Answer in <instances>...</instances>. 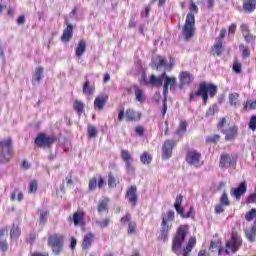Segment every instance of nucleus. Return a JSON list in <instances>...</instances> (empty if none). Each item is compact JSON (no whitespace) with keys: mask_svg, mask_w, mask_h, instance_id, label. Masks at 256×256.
<instances>
[{"mask_svg":"<svg viewBox=\"0 0 256 256\" xmlns=\"http://www.w3.org/2000/svg\"><path fill=\"white\" fill-rule=\"evenodd\" d=\"M187 237V226H180L172 239V252L178 256H189L195 245H197V239L191 237L188 240L186 247L183 249V243Z\"/></svg>","mask_w":256,"mask_h":256,"instance_id":"nucleus-1","label":"nucleus"},{"mask_svg":"<svg viewBox=\"0 0 256 256\" xmlns=\"http://www.w3.org/2000/svg\"><path fill=\"white\" fill-rule=\"evenodd\" d=\"M217 95V85L213 83L202 82L199 84V89L196 92H192L189 97V101H193L195 97H202L203 105H207L209 97L213 98Z\"/></svg>","mask_w":256,"mask_h":256,"instance_id":"nucleus-2","label":"nucleus"},{"mask_svg":"<svg viewBox=\"0 0 256 256\" xmlns=\"http://www.w3.org/2000/svg\"><path fill=\"white\" fill-rule=\"evenodd\" d=\"M15 151L13 149V139L11 137L0 140V164L5 165L13 159Z\"/></svg>","mask_w":256,"mask_h":256,"instance_id":"nucleus-3","label":"nucleus"},{"mask_svg":"<svg viewBox=\"0 0 256 256\" xmlns=\"http://www.w3.org/2000/svg\"><path fill=\"white\" fill-rule=\"evenodd\" d=\"M165 83L163 86V106H162V115L165 117L167 115V95L169 93V87L170 91H175V87H177V78L175 77H169L166 75L165 77Z\"/></svg>","mask_w":256,"mask_h":256,"instance_id":"nucleus-4","label":"nucleus"},{"mask_svg":"<svg viewBox=\"0 0 256 256\" xmlns=\"http://www.w3.org/2000/svg\"><path fill=\"white\" fill-rule=\"evenodd\" d=\"M182 35L185 41H190L195 35V14L192 12L188 13L186 16V21L182 28Z\"/></svg>","mask_w":256,"mask_h":256,"instance_id":"nucleus-5","label":"nucleus"},{"mask_svg":"<svg viewBox=\"0 0 256 256\" xmlns=\"http://www.w3.org/2000/svg\"><path fill=\"white\" fill-rule=\"evenodd\" d=\"M173 65H175V59H171L170 63H167L165 57L157 56L152 59L151 67L152 69H156V71H161L164 68V71H171L173 69Z\"/></svg>","mask_w":256,"mask_h":256,"instance_id":"nucleus-6","label":"nucleus"},{"mask_svg":"<svg viewBox=\"0 0 256 256\" xmlns=\"http://www.w3.org/2000/svg\"><path fill=\"white\" fill-rule=\"evenodd\" d=\"M48 245L51 247L54 255H60L63 251V237L59 234L49 236Z\"/></svg>","mask_w":256,"mask_h":256,"instance_id":"nucleus-7","label":"nucleus"},{"mask_svg":"<svg viewBox=\"0 0 256 256\" xmlns=\"http://www.w3.org/2000/svg\"><path fill=\"white\" fill-rule=\"evenodd\" d=\"M242 241L237 233L233 232L231 239L226 243L225 253L227 255H231V253H236L239 251V247H241Z\"/></svg>","mask_w":256,"mask_h":256,"instance_id":"nucleus-8","label":"nucleus"},{"mask_svg":"<svg viewBox=\"0 0 256 256\" xmlns=\"http://www.w3.org/2000/svg\"><path fill=\"white\" fill-rule=\"evenodd\" d=\"M55 141H57V139L54 136H49L45 133H41L35 138L34 143L38 147L50 148L51 145H53V143H55Z\"/></svg>","mask_w":256,"mask_h":256,"instance_id":"nucleus-9","label":"nucleus"},{"mask_svg":"<svg viewBox=\"0 0 256 256\" xmlns=\"http://www.w3.org/2000/svg\"><path fill=\"white\" fill-rule=\"evenodd\" d=\"M122 225H128V235H135L137 233V223L131 220V214L127 213L121 218Z\"/></svg>","mask_w":256,"mask_h":256,"instance_id":"nucleus-10","label":"nucleus"},{"mask_svg":"<svg viewBox=\"0 0 256 256\" xmlns=\"http://www.w3.org/2000/svg\"><path fill=\"white\" fill-rule=\"evenodd\" d=\"M201 161V153L193 150L189 151L186 155V162L188 165H192L193 167H199V163Z\"/></svg>","mask_w":256,"mask_h":256,"instance_id":"nucleus-11","label":"nucleus"},{"mask_svg":"<svg viewBox=\"0 0 256 256\" xmlns=\"http://www.w3.org/2000/svg\"><path fill=\"white\" fill-rule=\"evenodd\" d=\"M175 147L174 140H166L162 148V159H171L173 148Z\"/></svg>","mask_w":256,"mask_h":256,"instance_id":"nucleus-12","label":"nucleus"},{"mask_svg":"<svg viewBox=\"0 0 256 256\" xmlns=\"http://www.w3.org/2000/svg\"><path fill=\"white\" fill-rule=\"evenodd\" d=\"M181 203H183V195H179L176 198V201L174 203V207H175L177 213L179 215H181V217L183 219H188V217H191V211H193V208H190V210L185 214V213H183V207H181Z\"/></svg>","mask_w":256,"mask_h":256,"instance_id":"nucleus-13","label":"nucleus"},{"mask_svg":"<svg viewBox=\"0 0 256 256\" xmlns=\"http://www.w3.org/2000/svg\"><path fill=\"white\" fill-rule=\"evenodd\" d=\"M220 167L225 169V167H235V158L227 153H224L220 157Z\"/></svg>","mask_w":256,"mask_h":256,"instance_id":"nucleus-14","label":"nucleus"},{"mask_svg":"<svg viewBox=\"0 0 256 256\" xmlns=\"http://www.w3.org/2000/svg\"><path fill=\"white\" fill-rule=\"evenodd\" d=\"M66 29H64L61 41L63 43H69L71 39H73V24H70L69 21L66 20Z\"/></svg>","mask_w":256,"mask_h":256,"instance_id":"nucleus-15","label":"nucleus"},{"mask_svg":"<svg viewBox=\"0 0 256 256\" xmlns=\"http://www.w3.org/2000/svg\"><path fill=\"white\" fill-rule=\"evenodd\" d=\"M109 101V95L103 94L102 96L96 97L94 100V108L98 109V111H103L105 104Z\"/></svg>","mask_w":256,"mask_h":256,"instance_id":"nucleus-16","label":"nucleus"},{"mask_svg":"<svg viewBox=\"0 0 256 256\" xmlns=\"http://www.w3.org/2000/svg\"><path fill=\"white\" fill-rule=\"evenodd\" d=\"M171 229V224L167 222V219L163 218L162 219V228H161V234H160V239L163 240V243L167 241L169 237V231Z\"/></svg>","mask_w":256,"mask_h":256,"instance_id":"nucleus-17","label":"nucleus"},{"mask_svg":"<svg viewBox=\"0 0 256 256\" xmlns=\"http://www.w3.org/2000/svg\"><path fill=\"white\" fill-rule=\"evenodd\" d=\"M141 120V112H137L133 109L126 110V121L128 123H132L133 121H140Z\"/></svg>","mask_w":256,"mask_h":256,"instance_id":"nucleus-18","label":"nucleus"},{"mask_svg":"<svg viewBox=\"0 0 256 256\" xmlns=\"http://www.w3.org/2000/svg\"><path fill=\"white\" fill-rule=\"evenodd\" d=\"M165 77H167V72H163L160 77H156L155 75H151L150 84L154 87H161L163 85V81H165Z\"/></svg>","mask_w":256,"mask_h":256,"instance_id":"nucleus-19","label":"nucleus"},{"mask_svg":"<svg viewBox=\"0 0 256 256\" xmlns=\"http://www.w3.org/2000/svg\"><path fill=\"white\" fill-rule=\"evenodd\" d=\"M85 51H87V42L83 39H81L78 42V45L76 47L75 55L80 59V57H83Z\"/></svg>","mask_w":256,"mask_h":256,"instance_id":"nucleus-20","label":"nucleus"},{"mask_svg":"<svg viewBox=\"0 0 256 256\" xmlns=\"http://www.w3.org/2000/svg\"><path fill=\"white\" fill-rule=\"evenodd\" d=\"M95 240V235L93 232H88L87 235L84 236L82 242V249H89L91 245H93V241Z\"/></svg>","mask_w":256,"mask_h":256,"instance_id":"nucleus-21","label":"nucleus"},{"mask_svg":"<svg viewBox=\"0 0 256 256\" xmlns=\"http://www.w3.org/2000/svg\"><path fill=\"white\" fill-rule=\"evenodd\" d=\"M180 83L181 85H189L193 83V75H191L189 72L185 71L180 74Z\"/></svg>","mask_w":256,"mask_h":256,"instance_id":"nucleus-22","label":"nucleus"},{"mask_svg":"<svg viewBox=\"0 0 256 256\" xmlns=\"http://www.w3.org/2000/svg\"><path fill=\"white\" fill-rule=\"evenodd\" d=\"M241 31L246 43H253L254 38H253V35L249 33V27L247 26V24L241 25Z\"/></svg>","mask_w":256,"mask_h":256,"instance_id":"nucleus-23","label":"nucleus"},{"mask_svg":"<svg viewBox=\"0 0 256 256\" xmlns=\"http://www.w3.org/2000/svg\"><path fill=\"white\" fill-rule=\"evenodd\" d=\"M41 79H43V67L39 66L35 69V74L32 77V84L37 85V83H41Z\"/></svg>","mask_w":256,"mask_h":256,"instance_id":"nucleus-24","label":"nucleus"},{"mask_svg":"<svg viewBox=\"0 0 256 256\" xmlns=\"http://www.w3.org/2000/svg\"><path fill=\"white\" fill-rule=\"evenodd\" d=\"M256 1L255 0H246L243 2V10L246 13H253L255 11Z\"/></svg>","mask_w":256,"mask_h":256,"instance_id":"nucleus-25","label":"nucleus"},{"mask_svg":"<svg viewBox=\"0 0 256 256\" xmlns=\"http://www.w3.org/2000/svg\"><path fill=\"white\" fill-rule=\"evenodd\" d=\"M5 233L7 230H0V250L5 253L9 246L7 245V238H5Z\"/></svg>","mask_w":256,"mask_h":256,"instance_id":"nucleus-26","label":"nucleus"},{"mask_svg":"<svg viewBox=\"0 0 256 256\" xmlns=\"http://www.w3.org/2000/svg\"><path fill=\"white\" fill-rule=\"evenodd\" d=\"M82 91L84 93V95H93V93H95V86H91V82L89 80H86Z\"/></svg>","mask_w":256,"mask_h":256,"instance_id":"nucleus-27","label":"nucleus"},{"mask_svg":"<svg viewBox=\"0 0 256 256\" xmlns=\"http://www.w3.org/2000/svg\"><path fill=\"white\" fill-rule=\"evenodd\" d=\"M10 237L11 239H19V237H21V228H19V225H12L10 230Z\"/></svg>","mask_w":256,"mask_h":256,"instance_id":"nucleus-28","label":"nucleus"},{"mask_svg":"<svg viewBox=\"0 0 256 256\" xmlns=\"http://www.w3.org/2000/svg\"><path fill=\"white\" fill-rule=\"evenodd\" d=\"M133 89H134L136 101H138L139 103H145V98L143 97V90L139 89L137 85H134Z\"/></svg>","mask_w":256,"mask_h":256,"instance_id":"nucleus-29","label":"nucleus"},{"mask_svg":"<svg viewBox=\"0 0 256 256\" xmlns=\"http://www.w3.org/2000/svg\"><path fill=\"white\" fill-rule=\"evenodd\" d=\"M84 217H85L84 212H82V211L75 212L73 215L74 225L77 227L82 222Z\"/></svg>","mask_w":256,"mask_h":256,"instance_id":"nucleus-30","label":"nucleus"},{"mask_svg":"<svg viewBox=\"0 0 256 256\" xmlns=\"http://www.w3.org/2000/svg\"><path fill=\"white\" fill-rule=\"evenodd\" d=\"M140 161H141V163H143V165H151V161H153V157H151V155L149 153L144 152L140 156Z\"/></svg>","mask_w":256,"mask_h":256,"instance_id":"nucleus-31","label":"nucleus"},{"mask_svg":"<svg viewBox=\"0 0 256 256\" xmlns=\"http://www.w3.org/2000/svg\"><path fill=\"white\" fill-rule=\"evenodd\" d=\"M73 107L77 114L81 115L85 109V104L79 100H75Z\"/></svg>","mask_w":256,"mask_h":256,"instance_id":"nucleus-32","label":"nucleus"},{"mask_svg":"<svg viewBox=\"0 0 256 256\" xmlns=\"http://www.w3.org/2000/svg\"><path fill=\"white\" fill-rule=\"evenodd\" d=\"M94 223L95 225L100 227V229H105L106 227H109V223H111V220L109 218H106L104 220L96 219Z\"/></svg>","mask_w":256,"mask_h":256,"instance_id":"nucleus-33","label":"nucleus"},{"mask_svg":"<svg viewBox=\"0 0 256 256\" xmlns=\"http://www.w3.org/2000/svg\"><path fill=\"white\" fill-rule=\"evenodd\" d=\"M117 183H119V180H117V178H115V176H113V173H109L108 174V187H110L111 189H114L115 187H117Z\"/></svg>","mask_w":256,"mask_h":256,"instance_id":"nucleus-34","label":"nucleus"},{"mask_svg":"<svg viewBox=\"0 0 256 256\" xmlns=\"http://www.w3.org/2000/svg\"><path fill=\"white\" fill-rule=\"evenodd\" d=\"M237 137V127H232L229 129L228 133L225 136L226 141H232Z\"/></svg>","mask_w":256,"mask_h":256,"instance_id":"nucleus-35","label":"nucleus"},{"mask_svg":"<svg viewBox=\"0 0 256 256\" xmlns=\"http://www.w3.org/2000/svg\"><path fill=\"white\" fill-rule=\"evenodd\" d=\"M48 215H49V210L47 209L40 210V218H39L40 225H45V223H47Z\"/></svg>","mask_w":256,"mask_h":256,"instance_id":"nucleus-36","label":"nucleus"},{"mask_svg":"<svg viewBox=\"0 0 256 256\" xmlns=\"http://www.w3.org/2000/svg\"><path fill=\"white\" fill-rule=\"evenodd\" d=\"M247 191V183L242 182L237 188H232L230 193H245Z\"/></svg>","mask_w":256,"mask_h":256,"instance_id":"nucleus-37","label":"nucleus"},{"mask_svg":"<svg viewBox=\"0 0 256 256\" xmlns=\"http://www.w3.org/2000/svg\"><path fill=\"white\" fill-rule=\"evenodd\" d=\"M125 197L126 199H128L129 203H131L133 207L137 205V199H139L137 193H127Z\"/></svg>","mask_w":256,"mask_h":256,"instance_id":"nucleus-38","label":"nucleus"},{"mask_svg":"<svg viewBox=\"0 0 256 256\" xmlns=\"http://www.w3.org/2000/svg\"><path fill=\"white\" fill-rule=\"evenodd\" d=\"M184 133H187V122L181 120L176 135H184Z\"/></svg>","mask_w":256,"mask_h":256,"instance_id":"nucleus-39","label":"nucleus"},{"mask_svg":"<svg viewBox=\"0 0 256 256\" xmlns=\"http://www.w3.org/2000/svg\"><path fill=\"white\" fill-rule=\"evenodd\" d=\"M218 112H219V106H217V104H213L206 111V117H213V115H215V113H218Z\"/></svg>","mask_w":256,"mask_h":256,"instance_id":"nucleus-40","label":"nucleus"},{"mask_svg":"<svg viewBox=\"0 0 256 256\" xmlns=\"http://www.w3.org/2000/svg\"><path fill=\"white\" fill-rule=\"evenodd\" d=\"M239 49H240V51H242V57H243V59H247V57H250V55H251V50L249 49V47H245L244 44H240V45H239Z\"/></svg>","mask_w":256,"mask_h":256,"instance_id":"nucleus-41","label":"nucleus"},{"mask_svg":"<svg viewBox=\"0 0 256 256\" xmlns=\"http://www.w3.org/2000/svg\"><path fill=\"white\" fill-rule=\"evenodd\" d=\"M109 204V198H105L98 205V212L103 213V211H107V205Z\"/></svg>","mask_w":256,"mask_h":256,"instance_id":"nucleus-42","label":"nucleus"},{"mask_svg":"<svg viewBox=\"0 0 256 256\" xmlns=\"http://www.w3.org/2000/svg\"><path fill=\"white\" fill-rule=\"evenodd\" d=\"M212 191L216 193H225V182H220L219 184H215L212 188Z\"/></svg>","mask_w":256,"mask_h":256,"instance_id":"nucleus-43","label":"nucleus"},{"mask_svg":"<svg viewBox=\"0 0 256 256\" xmlns=\"http://www.w3.org/2000/svg\"><path fill=\"white\" fill-rule=\"evenodd\" d=\"M237 99H239V94L238 93H231V94H229V103L233 107L237 106Z\"/></svg>","mask_w":256,"mask_h":256,"instance_id":"nucleus-44","label":"nucleus"},{"mask_svg":"<svg viewBox=\"0 0 256 256\" xmlns=\"http://www.w3.org/2000/svg\"><path fill=\"white\" fill-rule=\"evenodd\" d=\"M121 159L124 161V163L128 161H133V157L131 156V154H129V151L127 150L121 151Z\"/></svg>","mask_w":256,"mask_h":256,"instance_id":"nucleus-45","label":"nucleus"},{"mask_svg":"<svg viewBox=\"0 0 256 256\" xmlns=\"http://www.w3.org/2000/svg\"><path fill=\"white\" fill-rule=\"evenodd\" d=\"M247 109L255 110L256 109V101L247 100L244 104V110L247 111Z\"/></svg>","mask_w":256,"mask_h":256,"instance_id":"nucleus-46","label":"nucleus"},{"mask_svg":"<svg viewBox=\"0 0 256 256\" xmlns=\"http://www.w3.org/2000/svg\"><path fill=\"white\" fill-rule=\"evenodd\" d=\"M88 137L95 139L97 137V128L95 126L88 127Z\"/></svg>","mask_w":256,"mask_h":256,"instance_id":"nucleus-47","label":"nucleus"},{"mask_svg":"<svg viewBox=\"0 0 256 256\" xmlns=\"http://www.w3.org/2000/svg\"><path fill=\"white\" fill-rule=\"evenodd\" d=\"M255 217H256V210L255 209L250 210L245 215L246 221H253V219H255Z\"/></svg>","mask_w":256,"mask_h":256,"instance_id":"nucleus-48","label":"nucleus"},{"mask_svg":"<svg viewBox=\"0 0 256 256\" xmlns=\"http://www.w3.org/2000/svg\"><path fill=\"white\" fill-rule=\"evenodd\" d=\"M132 160L125 162V169L127 173H135V166H133Z\"/></svg>","mask_w":256,"mask_h":256,"instance_id":"nucleus-49","label":"nucleus"},{"mask_svg":"<svg viewBox=\"0 0 256 256\" xmlns=\"http://www.w3.org/2000/svg\"><path fill=\"white\" fill-rule=\"evenodd\" d=\"M248 127L251 131H256V115L251 116Z\"/></svg>","mask_w":256,"mask_h":256,"instance_id":"nucleus-50","label":"nucleus"},{"mask_svg":"<svg viewBox=\"0 0 256 256\" xmlns=\"http://www.w3.org/2000/svg\"><path fill=\"white\" fill-rule=\"evenodd\" d=\"M97 189V177L91 178L89 181V191Z\"/></svg>","mask_w":256,"mask_h":256,"instance_id":"nucleus-51","label":"nucleus"},{"mask_svg":"<svg viewBox=\"0 0 256 256\" xmlns=\"http://www.w3.org/2000/svg\"><path fill=\"white\" fill-rule=\"evenodd\" d=\"M220 204L224 205L225 207H229L231 205V202L229 201V197L224 193L220 199Z\"/></svg>","mask_w":256,"mask_h":256,"instance_id":"nucleus-52","label":"nucleus"},{"mask_svg":"<svg viewBox=\"0 0 256 256\" xmlns=\"http://www.w3.org/2000/svg\"><path fill=\"white\" fill-rule=\"evenodd\" d=\"M223 49V43L218 42L214 45V53H216V55L219 57V55H221L222 50Z\"/></svg>","mask_w":256,"mask_h":256,"instance_id":"nucleus-53","label":"nucleus"},{"mask_svg":"<svg viewBox=\"0 0 256 256\" xmlns=\"http://www.w3.org/2000/svg\"><path fill=\"white\" fill-rule=\"evenodd\" d=\"M37 187H38L37 180H32L29 185L30 193H35L37 191Z\"/></svg>","mask_w":256,"mask_h":256,"instance_id":"nucleus-54","label":"nucleus"},{"mask_svg":"<svg viewBox=\"0 0 256 256\" xmlns=\"http://www.w3.org/2000/svg\"><path fill=\"white\" fill-rule=\"evenodd\" d=\"M223 211H225V205H223V204L216 205L215 213H217V215L223 213Z\"/></svg>","mask_w":256,"mask_h":256,"instance_id":"nucleus-55","label":"nucleus"},{"mask_svg":"<svg viewBox=\"0 0 256 256\" xmlns=\"http://www.w3.org/2000/svg\"><path fill=\"white\" fill-rule=\"evenodd\" d=\"M233 71L236 72L237 75H239V73H241V64H239V62H235L233 64Z\"/></svg>","mask_w":256,"mask_h":256,"instance_id":"nucleus-56","label":"nucleus"},{"mask_svg":"<svg viewBox=\"0 0 256 256\" xmlns=\"http://www.w3.org/2000/svg\"><path fill=\"white\" fill-rule=\"evenodd\" d=\"M166 221H173L175 219V212L173 210L168 211Z\"/></svg>","mask_w":256,"mask_h":256,"instance_id":"nucleus-57","label":"nucleus"},{"mask_svg":"<svg viewBox=\"0 0 256 256\" xmlns=\"http://www.w3.org/2000/svg\"><path fill=\"white\" fill-rule=\"evenodd\" d=\"M208 143H217L219 141V135H214L206 139Z\"/></svg>","mask_w":256,"mask_h":256,"instance_id":"nucleus-58","label":"nucleus"},{"mask_svg":"<svg viewBox=\"0 0 256 256\" xmlns=\"http://www.w3.org/2000/svg\"><path fill=\"white\" fill-rule=\"evenodd\" d=\"M235 31H237V25L231 24L228 29L229 35H235Z\"/></svg>","mask_w":256,"mask_h":256,"instance_id":"nucleus-59","label":"nucleus"},{"mask_svg":"<svg viewBox=\"0 0 256 256\" xmlns=\"http://www.w3.org/2000/svg\"><path fill=\"white\" fill-rule=\"evenodd\" d=\"M149 13H151V6H147L144 12H141V17H149Z\"/></svg>","mask_w":256,"mask_h":256,"instance_id":"nucleus-60","label":"nucleus"},{"mask_svg":"<svg viewBox=\"0 0 256 256\" xmlns=\"http://www.w3.org/2000/svg\"><path fill=\"white\" fill-rule=\"evenodd\" d=\"M190 11H193L194 13H199V7H197V4L195 2H191L190 4Z\"/></svg>","mask_w":256,"mask_h":256,"instance_id":"nucleus-61","label":"nucleus"},{"mask_svg":"<svg viewBox=\"0 0 256 256\" xmlns=\"http://www.w3.org/2000/svg\"><path fill=\"white\" fill-rule=\"evenodd\" d=\"M135 131H136L137 135H140V137L143 136V133H145V129L142 126L136 127Z\"/></svg>","mask_w":256,"mask_h":256,"instance_id":"nucleus-62","label":"nucleus"},{"mask_svg":"<svg viewBox=\"0 0 256 256\" xmlns=\"http://www.w3.org/2000/svg\"><path fill=\"white\" fill-rule=\"evenodd\" d=\"M17 25H25V15H20L17 19Z\"/></svg>","mask_w":256,"mask_h":256,"instance_id":"nucleus-63","label":"nucleus"},{"mask_svg":"<svg viewBox=\"0 0 256 256\" xmlns=\"http://www.w3.org/2000/svg\"><path fill=\"white\" fill-rule=\"evenodd\" d=\"M248 203H256V194H251L248 197Z\"/></svg>","mask_w":256,"mask_h":256,"instance_id":"nucleus-64","label":"nucleus"}]
</instances>
